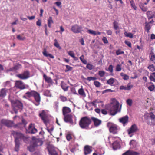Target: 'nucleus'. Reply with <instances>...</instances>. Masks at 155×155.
Returning <instances> with one entry per match:
<instances>
[{
	"instance_id": "1",
	"label": "nucleus",
	"mask_w": 155,
	"mask_h": 155,
	"mask_svg": "<svg viewBox=\"0 0 155 155\" xmlns=\"http://www.w3.org/2000/svg\"><path fill=\"white\" fill-rule=\"evenodd\" d=\"M119 102L115 99L111 100L110 106L108 108L111 115H114L118 112L120 111L121 108H119Z\"/></svg>"
},
{
	"instance_id": "2",
	"label": "nucleus",
	"mask_w": 155,
	"mask_h": 155,
	"mask_svg": "<svg viewBox=\"0 0 155 155\" xmlns=\"http://www.w3.org/2000/svg\"><path fill=\"white\" fill-rule=\"evenodd\" d=\"M12 103V106L13 108V109L15 113L18 112V109H22L23 107L22 104L18 100H12L11 98H9Z\"/></svg>"
},
{
	"instance_id": "3",
	"label": "nucleus",
	"mask_w": 155,
	"mask_h": 155,
	"mask_svg": "<svg viewBox=\"0 0 155 155\" xmlns=\"http://www.w3.org/2000/svg\"><path fill=\"white\" fill-rule=\"evenodd\" d=\"M91 120L89 118L84 117L82 118L79 121V124L82 129H87L91 123Z\"/></svg>"
},
{
	"instance_id": "4",
	"label": "nucleus",
	"mask_w": 155,
	"mask_h": 155,
	"mask_svg": "<svg viewBox=\"0 0 155 155\" xmlns=\"http://www.w3.org/2000/svg\"><path fill=\"white\" fill-rule=\"evenodd\" d=\"M12 134L15 138V142H19V140H23L25 142H26L29 140V137H26L24 135L19 132L15 131H13Z\"/></svg>"
},
{
	"instance_id": "5",
	"label": "nucleus",
	"mask_w": 155,
	"mask_h": 155,
	"mask_svg": "<svg viewBox=\"0 0 155 155\" xmlns=\"http://www.w3.org/2000/svg\"><path fill=\"white\" fill-rule=\"evenodd\" d=\"M149 114L151 120L150 122L149 120V116L146 114L144 115L145 119L147 124L150 125H155V115L152 112L150 113Z\"/></svg>"
},
{
	"instance_id": "6",
	"label": "nucleus",
	"mask_w": 155,
	"mask_h": 155,
	"mask_svg": "<svg viewBox=\"0 0 155 155\" xmlns=\"http://www.w3.org/2000/svg\"><path fill=\"white\" fill-rule=\"evenodd\" d=\"M107 126L109 128L110 132L113 134H116L118 132L119 129L116 125L108 123H107Z\"/></svg>"
},
{
	"instance_id": "7",
	"label": "nucleus",
	"mask_w": 155,
	"mask_h": 155,
	"mask_svg": "<svg viewBox=\"0 0 155 155\" xmlns=\"http://www.w3.org/2000/svg\"><path fill=\"white\" fill-rule=\"evenodd\" d=\"M15 86L17 88L20 89H23L28 88L29 86L28 85L24 84L21 81H16L15 83Z\"/></svg>"
},
{
	"instance_id": "8",
	"label": "nucleus",
	"mask_w": 155,
	"mask_h": 155,
	"mask_svg": "<svg viewBox=\"0 0 155 155\" xmlns=\"http://www.w3.org/2000/svg\"><path fill=\"white\" fill-rule=\"evenodd\" d=\"M27 132L31 134H35L37 132V130L35 128L34 124H30L28 129L26 130Z\"/></svg>"
},
{
	"instance_id": "9",
	"label": "nucleus",
	"mask_w": 155,
	"mask_h": 155,
	"mask_svg": "<svg viewBox=\"0 0 155 155\" xmlns=\"http://www.w3.org/2000/svg\"><path fill=\"white\" fill-rule=\"evenodd\" d=\"M82 29V27L77 24L71 27V30L74 33H77L80 32Z\"/></svg>"
},
{
	"instance_id": "10",
	"label": "nucleus",
	"mask_w": 155,
	"mask_h": 155,
	"mask_svg": "<svg viewBox=\"0 0 155 155\" xmlns=\"http://www.w3.org/2000/svg\"><path fill=\"white\" fill-rule=\"evenodd\" d=\"M64 116V120L65 122L69 123L72 125L74 124V122L73 120V116L71 114H68Z\"/></svg>"
},
{
	"instance_id": "11",
	"label": "nucleus",
	"mask_w": 155,
	"mask_h": 155,
	"mask_svg": "<svg viewBox=\"0 0 155 155\" xmlns=\"http://www.w3.org/2000/svg\"><path fill=\"white\" fill-rule=\"evenodd\" d=\"M17 77L22 79H25L29 77V73L28 71H26L23 73L17 75Z\"/></svg>"
},
{
	"instance_id": "12",
	"label": "nucleus",
	"mask_w": 155,
	"mask_h": 155,
	"mask_svg": "<svg viewBox=\"0 0 155 155\" xmlns=\"http://www.w3.org/2000/svg\"><path fill=\"white\" fill-rule=\"evenodd\" d=\"M40 117L43 121L44 123L47 125L48 123V120L47 119V115L45 111L44 110H42L41 113H39Z\"/></svg>"
},
{
	"instance_id": "13",
	"label": "nucleus",
	"mask_w": 155,
	"mask_h": 155,
	"mask_svg": "<svg viewBox=\"0 0 155 155\" xmlns=\"http://www.w3.org/2000/svg\"><path fill=\"white\" fill-rule=\"evenodd\" d=\"M33 145L34 146H40L43 144V142L39 139H35V137H32Z\"/></svg>"
},
{
	"instance_id": "14",
	"label": "nucleus",
	"mask_w": 155,
	"mask_h": 155,
	"mask_svg": "<svg viewBox=\"0 0 155 155\" xmlns=\"http://www.w3.org/2000/svg\"><path fill=\"white\" fill-rule=\"evenodd\" d=\"M1 124L8 127H12L13 125V123L12 121L5 119L2 120Z\"/></svg>"
},
{
	"instance_id": "15",
	"label": "nucleus",
	"mask_w": 155,
	"mask_h": 155,
	"mask_svg": "<svg viewBox=\"0 0 155 155\" xmlns=\"http://www.w3.org/2000/svg\"><path fill=\"white\" fill-rule=\"evenodd\" d=\"M33 97L36 101V103L34 102V103L36 106H38L40 104V97L39 94L36 92H35Z\"/></svg>"
},
{
	"instance_id": "16",
	"label": "nucleus",
	"mask_w": 155,
	"mask_h": 155,
	"mask_svg": "<svg viewBox=\"0 0 155 155\" xmlns=\"http://www.w3.org/2000/svg\"><path fill=\"white\" fill-rule=\"evenodd\" d=\"M92 151V147L88 145H86L84 148V154L85 155L90 153Z\"/></svg>"
},
{
	"instance_id": "17",
	"label": "nucleus",
	"mask_w": 155,
	"mask_h": 155,
	"mask_svg": "<svg viewBox=\"0 0 155 155\" xmlns=\"http://www.w3.org/2000/svg\"><path fill=\"white\" fill-rule=\"evenodd\" d=\"M120 122L122 123L123 124L124 126L128 122V117L127 116H125L119 119Z\"/></svg>"
},
{
	"instance_id": "18",
	"label": "nucleus",
	"mask_w": 155,
	"mask_h": 155,
	"mask_svg": "<svg viewBox=\"0 0 155 155\" xmlns=\"http://www.w3.org/2000/svg\"><path fill=\"white\" fill-rule=\"evenodd\" d=\"M137 126L135 125H132L130 128L128 130V133L129 134L135 132L137 131Z\"/></svg>"
},
{
	"instance_id": "19",
	"label": "nucleus",
	"mask_w": 155,
	"mask_h": 155,
	"mask_svg": "<svg viewBox=\"0 0 155 155\" xmlns=\"http://www.w3.org/2000/svg\"><path fill=\"white\" fill-rule=\"evenodd\" d=\"M149 19L155 18V12L148 11L146 13Z\"/></svg>"
},
{
	"instance_id": "20",
	"label": "nucleus",
	"mask_w": 155,
	"mask_h": 155,
	"mask_svg": "<svg viewBox=\"0 0 155 155\" xmlns=\"http://www.w3.org/2000/svg\"><path fill=\"white\" fill-rule=\"evenodd\" d=\"M62 111L63 115L65 116L68 114L71 111V110L68 107H64L63 108Z\"/></svg>"
},
{
	"instance_id": "21",
	"label": "nucleus",
	"mask_w": 155,
	"mask_h": 155,
	"mask_svg": "<svg viewBox=\"0 0 155 155\" xmlns=\"http://www.w3.org/2000/svg\"><path fill=\"white\" fill-rule=\"evenodd\" d=\"M91 119L93 121L95 126H96L99 125L101 122V120L94 117H92Z\"/></svg>"
},
{
	"instance_id": "22",
	"label": "nucleus",
	"mask_w": 155,
	"mask_h": 155,
	"mask_svg": "<svg viewBox=\"0 0 155 155\" xmlns=\"http://www.w3.org/2000/svg\"><path fill=\"white\" fill-rule=\"evenodd\" d=\"M139 153L133 150H128L122 155H139Z\"/></svg>"
},
{
	"instance_id": "23",
	"label": "nucleus",
	"mask_w": 155,
	"mask_h": 155,
	"mask_svg": "<svg viewBox=\"0 0 155 155\" xmlns=\"http://www.w3.org/2000/svg\"><path fill=\"white\" fill-rule=\"evenodd\" d=\"M139 153L133 150H128L122 155H139Z\"/></svg>"
},
{
	"instance_id": "24",
	"label": "nucleus",
	"mask_w": 155,
	"mask_h": 155,
	"mask_svg": "<svg viewBox=\"0 0 155 155\" xmlns=\"http://www.w3.org/2000/svg\"><path fill=\"white\" fill-rule=\"evenodd\" d=\"M43 55L46 57H49L50 58L53 59L54 58V56L51 54L48 53L47 52V51L45 49H44L43 51L42 52Z\"/></svg>"
},
{
	"instance_id": "25",
	"label": "nucleus",
	"mask_w": 155,
	"mask_h": 155,
	"mask_svg": "<svg viewBox=\"0 0 155 155\" xmlns=\"http://www.w3.org/2000/svg\"><path fill=\"white\" fill-rule=\"evenodd\" d=\"M153 22V21L152 20L151 21L147 23L146 22L145 23V29L148 32H149V30L151 28V25L150 24V23H152Z\"/></svg>"
},
{
	"instance_id": "26",
	"label": "nucleus",
	"mask_w": 155,
	"mask_h": 155,
	"mask_svg": "<svg viewBox=\"0 0 155 155\" xmlns=\"http://www.w3.org/2000/svg\"><path fill=\"white\" fill-rule=\"evenodd\" d=\"M6 90L5 89L2 88L0 91V97L3 98L6 95Z\"/></svg>"
},
{
	"instance_id": "27",
	"label": "nucleus",
	"mask_w": 155,
	"mask_h": 155,
	"mask_svg": "<svg viewBox=\"0 0 155 155\" xmlns=\"http://www.w3.org/2000/svg\"><path fill=\"white\" fill-rule=\"evenodd\" d=\"M120 145L119 142L117 140L115 141L113 143V147L114 149H117L119 148Z\"/></svg>"
},
{
	"instance_id": "28",
	"label": "nucleus",
	"mask_w": 155,
	"mask_h": 155,
	"mask_svg": "<svg viewBox=\"0 0 155 155\" xmlns=\"http://www.w3.org/2000/svg\"><path fill=\"white\" fill-rule=\"evenodd\" d=\"M81 88L79 89L78 91V92L79 94L81 96L84 97L86 96L85 93L83 89L82 88V86L81 87Z\"/></svg>"
},
{
	"instance_id": "29",
	"label": "nucleus",
	"mask_w": 155,
	"mask_h": 155,
	"mask_svg": "<svg viewBox=\"0 0 155 155\" xmlns=\"http://www.w3.org/2000/svg\"><path fill=\"white\" fill-rule=\"evenodd\" d=\"M35 91H31L30 92H28L25 93V94L27 97L30 98L32 97H33L34 94L35 92Z\"/></svg>"
},
{
	"instance_id": "30",
	"label": "nucleus",
	"mask_w": 155,
	"mask_h": 155,
	"mask_svg": "<svg viewBox=\"0 0 155 155\" xmlns=\"http://www.w3.org/2000/svg\"><path fill=\"white\" fill-rule=\"evenodd\" d=\"M139 6L141 10L143 11L146 12L148 9L147 7L144 6V4H143V3H140L139 4Z\"/></svg>"
},
{
	"instance_id": "31",
	"label": "nucleus",
	"mask_w": 155,
	"mask_h": 155,
	"mask_svg": "<svg viewBox=\"0 0 155 155\" xmlns=\"http://www.w3.org/2000/svg\"><path fill=\"white\" fill-rule=\"evenodd\" d=\"M43 77L46 81L48 83H51L52 82V79L50 77L47 76L46 75L44 74Z\"/></svg>"
},
{
	"instance_id": "32",
	"label": "nucleus",
	"mask_w": 155,
	"mask_h": 155,
	"mask_svg": "<svg viewBox=\"0 0 155 155\" xmlns=\"http://www.w3.org/2000/svg\"><path fill=\"white\" fill-rule=\"evenodd\" d=\"M53 23V21L51 17H50L48 20V27H51V24Z\"/></svg>"
},
{
	"instance_id": "33",
	"label": "nucleus",
	"mask_w": 155,
	"mask_h": 155,
	"mask_svg": "<svg viewBox=\"0 0 155 155\" xmlns=\"http://www.w3.org/2000/svg\"><path fill=\"white\" fill-rule=\"evenodd\" d=\"M115 79L114 78H110L107 80V84L111 86H113L114 83L115 82Z\"/></svg>"
},
{
	"instance_id": "34",
	"label": "nucleus",
	"mask_w": 155,
	"mask_h": 155,
	"mask_svg": "<svg viewBox=\"0 0 155 155\" xmlns=\"http://www.w3.org/2000/svg\"><path fill=\"white\" fill-rule=\"evenodd\" d=\"M121 76L123 77V78L124 80H127L129 78V77L123 73H121L120 74Z\"/></svg>"
},
{
	"instance_id": "35",
	"label": "nucleus",
	"mask_w": 155,
	"mask_h": 155,
	"mask_svg": "<svg viewBox=\"0 0 155 155\" xmlns=\"http://www.w3.org/2000/svg\"><path fill=\"white\" fill-rule=\"evenodd\" d=\"M130 5L132 7L134 10H136L137 9V7L135 5V4L134 3V1L133 0H130Z\"/></svg>"
},
{
	"instance_id": "36",
	"label": "nucleus",
	"mask_w": 155,
	"mask_h": 155,
	"mask_svg": "<svg viewBox=\"0 0 155 155\" xmlns=\"http://www.w3.org/2000/svg\"><path fill=\"white\" fill-rule=\"evenodd\" d=\"M150 60L152 61L155 60V54L153 52H151L150 54Z\"/></svg>"
},
{
	"instance_id": "37",
	"label": "nucleus",
	"mask_w": 155,
	"mask_h": 155,
	"mask_svg": "<svg viewBox=\"0 0 155 155\" xmlns=\"http://www.w3.org/2000/svg\"><path fill=\"white\" fill-rule=\"evenodd\" d=\"M147 68L152 72L155 71V67L153 64L149 65L148 67Z\"/></svg>"
},
{
	"instance_id": "38",
	"label": "nucleus",
	"mask_w": 155,
	"mask_h": 155,
	"mask_svg": "<svg viewBox=\"0 0 155 155\" xmlns=\"http://www.w3.org/2000/svg\"><path fill=\"white\" fill-rule=\"evenodd\" d=\"M61 87L62 89L65 91H67L68 87V86H65V84L62 81L61 83Z\"/></svg>"
},
{
	"instance_id": "39",
	"label": "nucleus",
	"mask_w": 155,
	"mask_h": 155,
	"mask_svg": "<svg viewBox=\"0 0 155 155\" xmlns=\"http://www.w3.org/2000/svg\"><path fill=\"white\" fill-rule=\"evenodd\" d=\"M113 66L112 65H110L109 66L108 69L107 71H110V73H111V75H113Z\"/></svg>"
},
{
	"instance_id": "40",
	"label": "nucleus",
	"mask_w": 155,
	"mask_h": 155,
	"mask_svg": "<svg viewBox=\"0 0 155 155\" xmlns=\"http://www.w3.org/2000/svg\"><path fill=\"white\" fill-rule=\"evenodd\" d=\"M124 34L126 37H129L131 38L133 37V34L131 33H127L126 31H125Z\"/></svg>"
},
{
	"instance_id": "41",
	"label": "nucleus",
	"mask_w": 155,
	"mask_h": 155,
	"mask_svg": "<svg viewBox=\"0 0 155 155\" xmlns=\"http://www.w3.org/2000/svg\"><path fill=\"white\" fill-rule=\"evenodd\" d=\"M86 68L89 70H91L94 68V66L91 64L88 63L87 64Z\"/></svg>"
},
{
	"instance_id": "42",
	"label": "nucleus",
	"mask_w": 155,
	"mask_h": 155,
	"mask_svg": "<svg viewBox=\"0 0 155 155\" xmlns=\"http://www.w3.org/2000/svg\"><path fill=\"white\" fill-rule=\"evenodd\" d=\"M122 69L121 65L120 64H117L116 66L115 70L117 71H120Z\"/></svg>"
},
{
	"instance_id": "43",
	"label": "nucleus",
	"mask_w": 155,
	"mask_h": 155,
	"mask_svg": "<svg viewBox=\"0 0 155 155\" xmlns=\"http://www.w3.org/2000/svg\"><path fill=\"white\" fill-rule=\"evenodd\" d=\"M54 41L55 42L54 43V46L58 48H60L61 47L60 46L57 40L56 39H55L54 40Z\"/></svg>"
},
{
	"instance_id": "44",
	"label": "nucleus",
	"mask_w": 155,
	"mask_h": 155,
	"mask_svg": "<svg viewBox=\"0 0 155 155\" xmlns=\"http://www.w3.org/2000/svg\"><path fill=\"white\" fill-rule=\"evenodd\" d=\"M60 99L63 102H65L67 100L66 97L60 95Z\"/></svg>"
},
{
	"instance_id": "45",
	"label": "nucleus",
	"mask_w": 155,
	"mask_h": 155,
	"mask_svg": "<svg viewBox=\"0 0 155 155\" xmlns=\"http://www.w3.org/2000/svg\"><path fill=\"white\" fill-rule=\"evenodd\" d=\"M155 88V86L154 84L152 85H151L150 86L148 87V89L151 91H154V89Z\"/></svg>"
},
{
	"instance_id": "46",
	"label": "nucleus",
	"mask_w": 155,
	"mask_h": 155,
	"mask_svg": "<svg viewBox=\"0 0 155 155\" xmlns=\"http://www.w3.org/2000/svg\"><path fill=\"white\" fill-rule=\"evenodd\" d=\"M113 25L114 28L115 30H117L119 28L118 23L116 21H115L113 22Z\"/></svg>"
},
{
	"instance_id": "47",
	"label": "nucleus",
	"mask_w": 155,
	"mask_h": 155,
	"mask_svg": "<svg viewBox=\"0 0 155 155\" xmlns=\"http://www.w3.org/2000/svg\"><path fill=\"white\" fill-rule=\"evenodd\" d=\"M98 74L100 77H102L104 76L105 74V72L104 71H99Z\"/></svg>"
},
{
	"instance_id": "48",
	"label": "nucleus",
	"mask_w": 155,
	"mask_h": 155,
	"mask_svg": "<svg viewBox=\"0 0 155 155\" xmlns=\"http://www.w3.org/2000/svg\"><path fill=\"white\" fill-rule=\"evenodd\" d=\"M126 102L129 106H131L132 103V101L131 99H129L127 100Z\"/></svg>"
},
{
	"instance_id": "49",
	"label": "nucleus",
	"mask_w": 155,
	"mask_h": 155,
	"mask_svg": "<svg viewBox=\"0 0 155 155\" xmlns=\"http://www.w3.org/2000/svg\"><path fill=\"white\" fill-rule=\"evenodd\" d=\"M15 150L16 151H17L18 150L19 147V142H15Z\"/></svg>"
},
{
	"instance_id": "50",
	"label": "nucleus",
	"mask_w": 155,
	"mask_h": 155,
	"mask_svg": "<svg viewBox=\"0 0 155 155\" xmlns=\"http://www.w3.org/2000/svg\"><path fill=\"white\" fill-rule=\"evenodd\" d=\"M88 32L89 33L94 35H96V31L92 30L89 29L88 30Z\"/></svg>"
},
{
	"instance_id": "51",
	"label": "nucleus",
	"mask_w": 155,
	"mask_h": 155,
	"mask_svg": "<svg viewBox=\"0 0 155 155\" xmlns=\"http://www.w3.org/2000/svg\"><path fill=\"white\" fill-rule=\"evenodd\" d=\"M97 79V78L95 77H87V80L89 81L93 80L94 81Z\"/></svg>"
},
{
	"instance_id": "52",
	"label": "nucleus",
	"mask_w": 155,
	"mask_h": 155,
	"mask_svg": "<svg viewBox=\"0 0 155 155\" xmlns=\"http://www.w3.org/2000/svg\"><path fill=\"white\" fill-rule=\"evenodd\" d=\"M68 54L71 57H74L75 56V54L73 51H70L68 53Z\"/></svg>"
},
{
	"instance_id": "53",
	"label": "nucleus",
	"mask_w": 155,
	"mask_h": 155,
	"mask_svg": "<svg viewBox=\"0 0 155 155\" xmlns=\"http://www.w3.org/2000/svg\"><path fill=\"white\" fill-rule=\"evenodd\" d=\"M94 84L97 87H99L100 86V83L98 81H94Z\"/></svg>"
},
{
	"instance_id": "54",
	"label": "nucleus",
	"mask_w": 155,
	"mask_h": 155,
	"mask_svg": "<svg viewBox=\"0 0 155 155\" xmlns=\"http://www.w3.org/2000/svg\"><path fill=\"white\" fill-rule=\"evenodd\" d=\"M66 67L67 69V70L65 71L66 72H67L68 71H71L73 69V68L72 67H71L68 65H66Z\"/></svg>"
},
{
	"instance_id": "55",
	"label": "nucleus",
	"mask_w": 155,
	"mask_h": 155,
	"mask_svg": "<svg viewBox=\"0 0 155 155\" xmlns=\"http://www.w3.org/2000/svg\"><path fill=\"white\" fill-rule=\"evenodd\" d=\"M78 146L77 144H76L75 146H74L72 148H71L70 151L72 153H74L76 150V148Z\"/></svg>"
},
{
	"instance_id": "56",
	"label": "nucleus",
	"mask_w": 155,
	"mask_h": 155,
	"mask_svg": "<svg viewBox=\"0 0 155 155\" xmlns=\"http://www.w3.org/2000/svg\"><path fill=\"white\" fill-rule=\"evenodd\" d=\"M66 137L67 140L68 141H70V140L71 139V135L69 133L67 134L66 136Z\"/></svg>"
},
{
	"instance_id": "57",
	"label": "nucleus",
	"mask_w": 155,
	"mask_h": 155,
	"mask_svg": "<svg viewBox=\"0 0 155 155\" xmlns=\"http://www.w3.org/2000/svg\"><path fill=\"white\" fill-rule=\"evenodd\" d=\"M115 91L114 90H111V89H107V90H104L103 91V93H106V92H114Z\"/></svg>"
},
{
	"instance_id": "58",
	"label": "nucleus",
	"mask_w": 155,
	"mask_h": 155,
	"mask_svg": "<svg viewBox=\"0 0 155 155\" xmlns=\"http://www.w3.org/2000/svg\"><path fill=\"white\" fill-rule=\"evenodd\" d=\"M34 146H30L28 147V149L30 152H33L34 150Z\"/></svg>"
},
{
	"instance_id": "59",
	"label": "nucleus",
	"mask_w": 155,
	"mask_h": 155,
	"mask_svg": "<svg viewBox=\"0 0 155 155\" xmlns=\"http://www.w3.org/2000/svg\"><path fill=\"white\" fill-rule=\"evenodd\" d=\"M133 87V86L132 85H130L129 83L128 84L127 86L126 87L127 90H130L131 88Z\"/></svg>"
},
{
	"instance_id": "60",
	"label": "nucleus",
	"mask_w": 155,
	"mask_h": 155,
	"mask_svg": "<svg viewBox=\"0 0 155 155\" xmlns=\"http://www.w3.org/2000/svg\"><path fill=\"white\" fill-rule=\"evenodd\" d=\"M17 38L18 40H24L25 39V38L24 37H22L19 35L17 36Z\"/></svg>"
},
{
	"instance_id": "61",
	"label": "nucleus",
	"mask_w": 155,
	"mask_h": 155,
	"mask_svg": "<svg viewBox=\"0 0 155 155\" xmlns=\"http://www.w3.org/2000/svg\"><path fill=\"white\" fill-rule=\"evenodd\" d=\"M102 41L105 44H107L108 43V40L106 37H104L102 39Z\"/></svg>"
},
{
	"instance_id": "62",
	"label": "nucleus",
	"mask_w": 155,
	"mask_h": 155,
	"mask_svg": "<svg viewBox=\"0 0 155 155\" xmlns=\"http://www.w3.org/2000/svg\"><path fill=\"white\" fill-rule=\"evenodd\" d=\"M44 94L47 96H49L50 95L49 91L48 90L46 91L44 93Z\"/></svg>"
},
{
	"instance_id": "63",
	"label": "nucleus",
	"mask_w": 155,
	"mask_h": 155,
	"mask_svg": "<svg viewBox=\"0 0 155 155\" xmlns=\"http://www.w3.org/2000/svg\"><path fill=\"white\" fill-rule=\"evenodd\" d=\"M125 44H126L128 46L130 47H131V43L127 40H125L124 42Z\"/></svg>"
},
{
	"instance_id": "64",
	"label": "nucleus",
	"mask_w": 155,
	"mask_h": 155,
	"mask_svg": "<svg viewBox=\"0 0 155 155\" xmlns=\"http://www.w3.org/2000/svg\"><path fill=\"white\" fill-rule=\"evenodd\" d=\"M149 78L151 81L155 82V78L152 75H151L150 76Z\"/></svg>"
}]
</instances>
